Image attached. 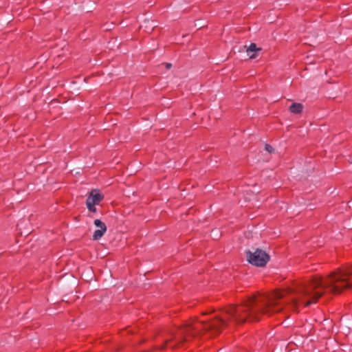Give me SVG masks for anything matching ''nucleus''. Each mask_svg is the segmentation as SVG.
<instances>
[{
  "mask_svg": "<svg viewBox=\"0 0 352 352\" xmlns=\"http://www.w3.org/2000/svg\"><path fill=\"white\" fill-rule=\"evenodd\" d=\"M247 258L250 263L257 267L265 266L270 259L269 255L263 250L256 249L254 252H247Z\"/></svg>",
  "mask_w": 352,
  "mask_h": 352,
  "instance_id": "obj_1",
  "label": "nucleus"
},
{
  "mask_svg": "<svg viewBox=\"0 0 352 352\" xmlns=\"http://www.w3.org/2000/svg\"><path fill=\"white\" fill-rule=\"evenodd\" d=\"M104 199V195L98 189L92 190L88 195L86 200V206L90 212H97L96 205H98Z\"/></svg>",
  "mask_w": 352,
  "mask_h": 352,
  "instance_id": "obj_2",
  "label": "nucleus"
},
{
  "mask_svg": "<svg viewBox=\"0 0 352 352\" xmlns=\"http://www.w3.org/2000/svg\"><path fill=\"white\" fill-rule=\"evenodd\" d=\"M94 224L97 228V229L94 231L92 236L93 240H99L107 232V226L105 223L100 219H95Z\"/></svg>",
  "mask_w": 352,
  "mask_h": 352,
  "instance_id": "obj_3",
  "label": "nucleus"
},
{
  "mask_svg": "<svg viewBox=\"0 0 352 352\" xmlns=\"http://www.w3.org/2000/svg\"><path fill=\"white\" fill-rule=\"evenodd\" d=\"M261 51V47H257L255 43H251L247 48L246 53L250 58H255Z\"/></svg>",
  "mask_w": 352,
  "mask_h": 352,
  "instance_id": "obj_4",
  "label": "nucleus"
},
{
  "mask_svg": "<svg viewBox=\"0 0 352 352\" xmlns=\"http://www.w3.org/2000/svg\"><path fill=\"white\" fill-rule=\"evenodd\" d=\"M352 287V265L345 267V289Z\"/></svg>",
  "mask_w": 352,
  "mask_h": 352,
  "instance_id": "obj_5",
  "label": "nucleus"
},
{
  "mask_svg": "<svg viewBox=\"0 0 352 352\" xmlns=\"http://www.w3.org/2000/svg\"><path fill=\"white\" fill-rule=\"evenodd\" d=\"M302 110V105L300 103L294 102L289 107V111L293 113H300Z\"/></svg>",
  "mask_w": 352,
  "mask_h": 352,
  "instance_id": "obj_6",
  "label": "nucleus"
},
{
  "mask_svg": "<svg viewBox=\"0 0 352 352\" xmlns=\"http://www.w3.org/2000/svg\"><path fill=\"white\" fill-rule=\"evenodd\" d=\"M265 150L269 153H272L274 151L273 147L270 144H265Z\"/></svg>",
  "mask_w": 352,
  "mask_h": 352,
  "instance_id": "obj_7",
  "label": "nucleus"
},
{
  "mask_svg": "<svg viewBox=\"0 0 352 352\" xmlns=\"http://www.w3.org/2000/svg\"><path fill=\"white\" fill-rule=\"evenodd\" d=\"M171 67H172V64H171V63H166V68L167 69H170V68H171Z\"/></svg>",
  "mask_w": 352,
  "mask_h": 352,
  "instance_id": "obj_8",
  "label": "nucleus"
}]
</instances>
